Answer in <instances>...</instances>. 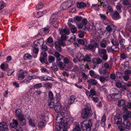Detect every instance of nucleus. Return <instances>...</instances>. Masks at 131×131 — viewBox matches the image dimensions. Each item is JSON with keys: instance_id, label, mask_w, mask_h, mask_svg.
Instances as JSON below:
<instances>
[{"instance_id": "5fc2aeb1", "label": "nucleus", "mask_w": 131, "mask_h": 131, "mask_svg": "<svg viewBox=\"0 0 131 131\" xmlns=\"http://www.w3.org/2000/svg\"><path fill=\"white\" fill-rule=\"evenodd\" d=\"M47 43L48 42L50 43H52L53 42V39L51 37H48L47 40Z\"/></svg>"}, {"instance_id": "79ce46f5", "label": "nucleus", "mask_w": 131, "mask_h": 131, "mask_svg": "<svg viewBox=\"0 0 131 131\" xmlns=\"http://www.w3.org/2000/svg\"><path fill=\"white\" fill-rule=\"evenodd\" d=\"M55 60V58L53 57L52 56H48V62L50 63H51L54 61Z\"/></svg>"}, {"instance_id": "aec40b11", "label": "nucleus", "mask_w": 131, "mask_h": 131, "mask_svg": "<svg viewBox=\"0 0 131 131\" xmlns=\"http://www.w3.org/2000/svg\"><path fill=\"white\" fill-rule=\"evenodd\" d=\"M77 7L79 8H83L86 7V4L83 2L79 3L78 2L77 3Z\"/></svg>"}, {"instance_id": "4c0bfd02", "label": "nucleus", "mask_w": 131, "mask_h": 131, "mask_svg": "<svg viewBox=\"0 0 131 131\" xmlns=\"http://www.w3.org/2000/svg\"><path fill=\"white\" fill-rule=\"evenodd\" d=\"M90 95L89 96H95L96 95L97 93L96 91L94 89H91L90 90Z\"/></svg>"}, {"instance_id": "cd10ccee", "label": "nucleus", "mask_w": 131, "mask_h": 131, "mask_svg": "<svg viewBox=\"0 0 131 131\" xmlns=\"http://www.w3.org/2000/svg\"><path fill=\"white\" fill-rule=\"evenodd\" d=\"M89 100H92L95 102H97L98 100V97L95 96H91L89 97Z\"/></svg>"}, {"instance_id": "c85d7f7f", "label": "nucleus", "mask_w": 131, "mask_h": 131, "mask_svg": "<svg viewBox=\"0 0 131 131\" xmlns=\"http://www.w3.org/2000/svg\"><path fill=\"white\" fill-rule=\"evenodd\" d=\"M34 77H35V76H29L28 77H27L26 78V79L24 80L23 81V82L26 83L28 82L30 80H31L32 79H34L33 78Z\"/></svg>"}, {"instance_id": "c756f323", "label": "nucleus", "mask_w": 131, "mask_h": 131, "mask_svg": "<svg viewBox=\"0 0 131 131\" xmlns=\"http://www.w3.org/2000/svg\"><path fill=\"white\" fill-rule=\"evenodd\" d=\"M41 117L42 118L43 121H45V122H46L48 121V118L46 114L45 113L43 114H42Z\"/></svg>"}, {"instance_id": "6e6d98bb", "label": "nucleus", "mask_w": 131, "mask_h": 131, "mask_svg": "<svg viewBox=\"0 0 131 131\" xmlns=\"http://www.w3.org/2000/svg\"><path fill=\"white\" fill-rule=\"evenodd\" d=\"M43 6V5L42 3H40L36 6V8L39 9L41 8Z\"/></svg>"}, {"instance_id": "13d9d810", "label": "nucleus", "mask_w": 131, "mask_h": 131, "mask_svg": "<svg viewBox=\"0 0 131 131\" xmlns=\"http://www.w3.org/2000/svg\"><path fill=\"white\" fill-rule=\"evenodd\" d=\"M73 63L72 62H69V63L68 65L67 66V68L69 69H71L73 67Z\"/></svg>"}, {"instance_id": "423d86ee", "label": "nucleus", "mask_w": 131, "mask_h": 131, "mask_svg": "<svg viewBox=\"0 0 131 131\" xmlns=\"http://www.w3.org/2000/svg\"><path fill=\"white\" fill-rule=\"evenodd\" d=\"M0 130L1 131H8V126L4 122H1L0 123Z\"/></svg>"}, {"instance_id": "603ef678", "label": "nucleus", "mask_w": 131, "mask_h": 131, "mask_svg": "<svg viewBox=\"0 0 131 131\" xmlns=\"http://www.w3.org/2000/svg\"><path fill=\"white\" fill-rule=\"evenodd\" d=\"M63 127L60 124L59 125H57L56 126V130L57 131H59L61 129H62Z\"/></svg>"}, {"instance_id": "ddd939ff", "label": "nucleus", "mask_w": 131, "mask_h": 131, "mask_svg": "<svg viewBox=\"0 0 131 131\" xmlns=\"http://www.w3.org/2000/svg\"><path fill=\"white\" fill-rule=\"evenodd\" d=\"M112 17L114 19L117 20L120 19L121 17L118 12L117 11H115L113 13Z\"/></svg>"}, {"instance_id": "052dcab7", "label": "nucleus", "mask_w": 131, "mask_h": 131, "mask_svg": "<svg viewBox=\"0 0 131 131\" xmlns=\"http://www.w3.org/2000/svg\"><path fill=\"white\" fill-rule=\"evenodd\" d=\"M15 129H16V131H23L22 128L19 125L16 127Z\"/></svg>"}, {"instance_id": "2eb2a0df", "label": "nucleus", "mask_w": 131, "mask_h": 131, "mask_svg": "<svg viewBox=\"0 0 131 131\" xmlns=\"http://www.w3.org/2000/svg\"><path fill=\"white\" fill-rule=\"evenodd\" d=\"M89 74L90 76L92 78L98 79L99 77V75L95 73V72L93 70L89 71Z\"/></svg>"}, {"instance_id": "09e8293b", "label": "nucleus", "mask_w": 131, "mask_h": 131, "mask_svg": "<svg viewBox=\"0 0 131 131\" xmlns=\"http://www.w3.org/2000/svg\"><path fill=\"white\" fill-rule=\"evenodd\" d=\"M100 56L101 58L104 60L106 61L108 59V55L106 54L101 55Z\"/></svg>"}, {"instance_id": "774afa93", "label": "nucleus", "mask_w": 131, "mask_h": 131, "mask_svg": "<svg viewBox=\"0 0 131 131\" xmlns=\"http://www.w3.org/2000/svg\"><path fill=\"white\" fill-rule=\"evenodd\" d=\"M77 40L80 44L83 45L84 43V41L82 39H77Z\"/></svg>"}, {"instance_id": "bf43d9fd", "label": "nucleus", "mask_w": 131, "mask_h": 131, "mask_svg": "<svg viewBox=\"0 0 131 131\" xmlns=\"http://www.w3.org/2000/svg\"><path fill=\"white\" fill-rule=\"evenodd\" d=\"M92 63L93 64V67L92 68L94 69L96 66H98V64H97V62L94 60H93L92 62Z\"/></svg>"}, {"instance_id": "0eeeda50", "label": "nucleus", "mask_w": 131, "mask_h": 131, "mask_svg": "<svg viewBox=\"0 0 131 131\" xmlns=\"http://www.w3.org/2000/svg\"><path fill=\"white\" fill-rule=\"evenodd\" d=\"M70 2L66 1L63 3L60 6L61 9H66L71 6V5H70Z\"/></svg>"}, {"instance_id": "680f3d73", "label": "nucleus", "mask_w": 131, "mask_h": 131, "mask_svg": "<svg viewBox=\"0 0 131 131\" xmlns=\"http://www.w3.org/2000/svg\"><path fill=\"white\" fill-rule=\"evenodd\" d=\"M82 17L81 16H76L74 18V20L77 21H80L82 19Z\"/></svg>"}, {"instance_id": "1a4fd4ad", "label": "nucleus", "mask_w": 131, "mask_h": 131, "mask_svg": "<svg viewBox=\"0 0 131 131\" xmlns=\"http://www.w3.org/2000/svg\"><path fill=\"white\" fill-rule=\"evenodd\" d=\"M43 38H40L38 40H36L34 42V45L36 46H41L43 45Z\"/></svg>"}, {"instance_id": "bb28decb", "label": "nucleus", "mask_w": 131, "mask_h": 131, "mask_svg": "<svg viewBox=\"0 0 131 131\" xmlns=\"http://www.w3.org/2000/svg\"><path fill=\"white\" fill-rule=\"evenodd\" d=\"M74 128L73 129V131H81L80 128L79 124L76 123L74 124Z\"/></svg>"}, {"instance_id": "a18cd8bd", "label": "nucleus", "mask_w": 131, "mask_h": 131, "mask_svg": "<svg viewBox=\"0 0 131 131\" xmlns=\"http://www.w3.org/2000/svg\"><path fill=\"white\" fill-rule=\"evenodd\" d=\"M100 5L97 4L93 5L92 6V8L96 10H98L99 9V6Z\"/></svg>"}, {"instance_id": "a878e982", "label": "nucleus", "mask_w": 131, "mask_h": 131, "mask_svg": "<svg viewBox=\"0 0 131 131\" xmlns=\"http://www.w3.org/2000/svg\"><path fill=\"white\" fill-rule=\"evenodd\" d=\"M28 119L29 125L32 127H35L36 125L34 120L31 118H29Z\"/></svg>"}, {"instance_id": "864d4df0", "label": "nucleus", "mask_w": 131, "mask_h": 131, "mask_svg": "<svg viewBox=\"0 0 131 131\" xmlns=\"http://www.w3.org/2000/svg\"><path fill=\"white\" fill-rule=\"evenodd\" d=\"M50 27H48L47 28H43V32H44L46 34H48L49 33V29Z\"/></svg>"}, {"instance_id": "5701e85b", "label": "nucleus", "mask_w": 131, "mask_h": 131, "mask_svg": "<svg viewBox=\"0 0 131 131\" xmlns=\"http://www.w3.org/2000/svg\"><path fill=\"white\" fill-rule=\"evenodd\" d=\"M39 60L42 63H45L47 65L49 64L47 61L46 58L40 57L39 58Z\"/></svg>"}, {"instance_id": "f3484780", "label": "nucleus", "mask_w": 131, "mask_h": 131, "mask_svg": "<svg viewBox=\"0 0 131 131\" xmlns=\"http://www.w3.org/2000/svg\"><path fill=\"white\" fill-rule=\"evenodd\" d=\"M54 56L56 57L57 60L58 61H60L61 59L63 57V56L61 55L57 51H56L54 53Z\"/></svg>"}, {"instance_id": "7ed1b4c3", "label": "nucleus", "mask_w": 131, "mask_h": 131, "mask_svg": "<svg viewBox=\"0 0 131 131\" xmlns=\"http://www.w3.org/2000/svg\"><path fill=\"white\" fill-rule=\"evenodd\" d=\"M81 117L84 119L88 118L91 115L92 111L90 108L86 107L81 112Z\"/></svg>"}, {"instance_id": "e2e57ef3", "label": "nucleus", "mask_w": 131, "mask_h": 131, "mask_svg": "<svg viewBox=\"0 0 131 131\" xmlns=\"http://www.w3.org/2000/svg\"><path fill=\"white\" fill-rule=\"evenodd\" d=\"M67 38L66 36L63 35H62L61 37V39L59 40H61L64 43H65L64 41L66 40Z\"/></svg>"}, {"instance_id": "c03bdc74", "label": "nucleus", "mask_w": 131, "mask_h": 131, "mask_svg": "<svg viewBox=\"0 0 131 131\" xmlns=\"http://www.w3.org/2000/svg\"><path fill=\"white\" fill-rule=\"evenodd\" d=\"M101 46L103 48H105L107 45V43L105 40H103L100 44Z\"/></svg>"}, {"instance_id": "473e14b6", "label": "nucleus", "mask_w": 131, "mask_h": 131, "mask_svg": "<svg viewBox=\"0 0 131 131\" xmlns=\"http://www.w3.org/2000/svg\"><path fill=\"white\" fill-rule=\"evenodd\" d=\"M84 61H86L87 62H91V59L89 55L86 54L84 58V59L83 60Z\"/></svg>"}, {"instance_id": "7c9ffc66", "label": "nucleus", "mask_w": 131, "mask_h": 131, "mask_svg": "<svg viewBox=\"0 0 131 131\" xmlns=\"http://www.w3.org/2000/svg\"><path fill=\"white\" fill-rule=\"evenodd\" d=\"M46 13V10L43 11L42 12H37V15H36V17L37 18H39L43 15L44 13Z\"/></svg>"}, {"instance_id": "6e6552de", "label": "nucleus", "mask_w": 131, "mask_h": 131, "mask_svg": "<svg viewBox=\"0 0 131 131\" xmlns=\"http://www.w3.org/2000/svg\"><path fill=\"white\" fill-rule=\"evenodd\" d=\"M15 115L17 117L18 119H22L24 117L23 113L21 110L19 109H17L16 110Z\"/></svg>"}, {"instance_id": "e433bc0d", "label": "nucleus", "mask_w": 131, "mask_h": 131, "mask_svg": "<svg viewBox=\"0 0 131 131\" xmlns=\"http://www.w3.org/2000/svg\"><path fill=\"white\" fill-rule=\"evenodd\" d=\"M37 47L34 45L32 46L33 49V52L35 54H37L39 51L38 48Z\"/></svg>"}, {"instance_id": "8fccbe9b", "label": "nucleus", "mask_w": 131, "mask_h": 131, "mask_svg": "<svg viewBox=\"0 0 131 131\" xmlns=\"http://www.w3.org/2000/svg\"><path fill=\"white\" fill-rule=\"evenodd\" d=\"M42 86V84L41 83H39L35 84L34 87V89H38Z\"/></svg>"}, {"instance_id": "3c124183", "label": "nucleus", "mask_w": 131, "mask_h": 131, "mask_svg": "<svg viewBox=\"0 0 131 131\" xmlns=\"http://www.w3.org/2000/svg\"><path fill=\"white\" fill-rule=\"evenodd\" d=\"M49 97L51 100H53V94L51 91H49L48 93Z\"/></svg>"}, {"instance_id": "f03ea898", "label": "nucleus", "mask_w": 131, "mask_h": 131, "mask_svg": "<svg viewBox=\"0 0 131 131\" xmlns=\"http://www.w3.org/2000/svg\"><path fill=\"white\" fill-rule=\"evenodd\" d=\"M64 113L63 112H61L59 114V116L56 117V122L57 123L60 124L63 128L66 127V126L69 122L68 119L64 117L62 118L60 117V116H61Z\"/></svg>"}, {"instance_id": "a211bd4d", "label": "nucleus", "mask_w": 131, "mask_h": 131, "mask_svg": "<svg viewBox=\"0 0 131 131\" xmlns=\"http://www.w3.org/2000/svg\"><path fill=\"white\" fill-rule=\"evenodd\" d=\"M131 116V112H127L126 113V114L123 115V117L124 120H128V118L130 117Z\"/></svg>"}, {"instance_id": "a19ab883", "label": "nucleus", "mask_w": 131, "mask_h": 131, "mask_svg": "<svg viewBox=\"0 0 131 131\" xmlns=\"http://www.w3.org/2000/svg\"><path fill=\"white\" fill-rule=\"evenodd\" d=\"M125 103V101L124 100L122 99L119 100L118 102V106H120L124 105Z\"/></svg>"}, {"instance_id": "4be33fe9", "label": "nucleus", "mask_w": 131, "mask_h": 131, "mask_svg": "<svg viewBox=\"0 0 131 131\" xmlns=\"http://www.w3.org/2000/svg\"><path fill=\"white\" fill-rule=\"evenodd\" d=\"M20 121V124L22 126H26V121L24 117H23L22 119H18Z\"/></svg>"}, {"instance_id": "ea45409f", "label": "nucleus", "mask_w": 131, "mask_h": 131, "mask_svg": "<svg viewBox=\"0 0 131 131\" xmlns=\"http://www.w3.org/2000/svg\"><path fill=\"white\" fill-rule=\"evenodd\" d=\"M100 3L101 5L103 7L106 6L108 4V2L106 0H103L102 2H101Z\"/></svg>"}, {"instance_id": "49530a36", "label": "nucleus", "mask_w": 131, "mask_h": 131, "mask_svg": "<svg viewBox=\"0 0 131 131\" xmlns=\"http://www.w3.org/2000/svg\"><path fill=\"white\" fill-rule=\"evenodd\" d=\"M111 49L112 51V52L117 51L119 50V49L118 46H115L114 48H113V46H111Z\"/></svg>"}, {"instance_id": "393cba45", "label": "nucleus", "mask_w": 131, "mask_h": 131, "mask_svg": "<svg viewBox=\"0 0 131 131\" xmlns=\"http://www.w3.org/2000/svg\"><path fill=\"white\" fill-rule=\"evenodd\" d=\"M106 120V116L104 115L102 118L101 125L102 127H104L105 125V122Z\"/></svg>"}, {"instance_id": "72a5a7b5", "label": "nucleus", "mask_w": 131, "mask_h": 131, "mask_svg": "<svg viewBox=\"0 0 131 131\" xmlns=\"http://www.w3.org/2000/svg\"><path fill=\"white\" fill-rule=\"evenodd\" d=\"M119 42L121 47L122 48H124L125 46L124 43L125 42V40L122 38H121L119 40Z\"/></svg>"}, {"instance_id": "de8ad7c7", "label": "nucleus", "mask_w": 131, "mask_h": 131, "mask_svg": "<svg viewBox=\"0 0 131 131\" xmlns=\"http://www.w3.org/2000/svg\"><path fill=\"white\" fill-rule=\"evenodd\" d=\"M70 29L71 31L73 33H74L77 31V28L74 25H72V27H71Z\"/></svg>"}, {"instance_id": "37998d69", "label": "nucleus", "mask_w": 131, "mask_h": 131, "mask_svg": "<svg viewBox=\"0 0 131 131\" xmlns=\"http://www.w3.org/2000/svg\"><path fill=\"white\" fill-rule=\"evenodd\" d=\"M24 58L25 60H26L27 59H30L32 58V56L30 54L26 53L25 54Z\"/></svg>"}, {"instance_id": "dca6fc26", "label": "nucleus", "mask_w": 131, "mask_h": 131, "mask_svg": "<svg viewBox=\"0 0 131 131\" xmlns=\"http://www.w3.org/2000/svg\"><path fill=\"white\" fill-rule=\"evenodd\" d=\"M124 122L123 123L124 125H125L126 124L125 128H126L129 129H130V122L128 120H124Z\"/></svg>"}, {"instance_id": "9b49d317", "label": "nucleus", "mask_w": 131, "mask_h": 131, "mask_svg": "<svg viewBox=\"0 0 131 131\" xmlns=\"http://www.w3.org/2000/svg\"><path fill=\"white\" fill-rule=\"evenodd\" d=\"M76 58L79 62H81L84 59V56L82 53L79 52L76 55Z\"/></svg>"}, {"instance_id": "c9c22d12", "label": "nucleus", "mask_w": 131, "mask_h": 131, "mask_svg": "<svg viewBox=\"0 0 131 131\" xmlns=\"http://www.w3.org/2000/svg\"><path fill=\"white\" fill-rule=\"evenodd\" d=\"M58 64L59 67L60 68L61 70H63L64 69L65 65L63 63L61 62H59Z\"/></svg>"}, {"instance_id": "0e129e2a", "label": "nucleus", "mask_w": 131, "mask_h": 131, "mask_svg": "<svg viewBox=\"0 0 131 131\" xmlns=\"http://www.w3.org/2000/svg\"><path fill=\"white\" fill-rule=\"evenodd\" d=\"M48 104L50 108H52L54 107V103L51 102H48Z\"/></svg>"}, {"instance_id": "58836bf2", "label": "nucleus", "mask_w": 131, "mask_h": 131, "mask_svg": "<svg viewBox=\"0 0 131 131\" xmlns=\"http://www.w3.org/2000/svg\"><path fill=\"white\" fill-rule=\"evenodd\" d=\"M46 124V122H41L39 123L38 125L39 127L42 128L45 127Z\"/></svg>"}, {"instance_id": "b1692460", "label": "nucleus", "mask_w": 131, "mask_h": 131, "mask_svg": "<svg viewBox=\"0 0 131 131\" xmlns=\"http://www.w3.org/2000/svg\"><path fill=\"white\" fill-rule=\"evenodd\" d=\"M123 4L125 5H128V6L131 7V1L130 0H123Z\"/></svg>"}, {"instance_id": "338daca9", "label": "nucleus", "mask_w": 131, "mask_h": 131, "mask_svg": "<svg viewBox=\"0 0 131 131\" xmlns=\"http://www.w3.org/2000/svg\"><path fill=\"white\" fill-rule=\"evenodd\" d=\"M129 62H126L124 63V69H127L129 67Z\"/></svg>"}, {"instance_id": "2f4dec72", "label": "nucleus", "mask_w": 131, "mask_h": 131, "mask_svg": "<svg viewBox=\"0 0 131 131\" xmlns=\"http://www.w3.org/2000/svg\"><path fill=\"white\" fill-rule=\"evenodd\" d=\"M111 42L113 45V46H118L119 45L118 42L117 41L113 39L111 40Z\"/></svg>"}, {"instance_id": "f704fd0d", "label": "nucleus", "mask_w": 131, "mask_h": 131, "mask_svg": "<svg viewBox=\"0 0 131 131\" xmlns=\"http://www.w3.org/2000/svg\"><path fill=\"white\" fill-rule=\"evenodd\" d=\"M131 108V103H129L127 104V105H125L123 107L124 111H126L127 110V108Z\"/></svg>"}, {"instance_id": "f257e3e1", "label": "nucleus", "mask_w": 131, "mask_h": 131, "mask_svg": "<svg viewBox=\"0 0 131 131\" xmlns=\"http://www.w3.org/2000/svg\"><path fill=\"white\" fill-rule=\"evenodd\" d=\"M92 125V120H85L81 123V126L83 130L90 131Z\"/></svg>"}, {"instance_id": "412c9836", "label": "nucleus", "mask_w": 131, "mask_h": 131, "mask_svg": "<svg viewBox=\"0 0 131 131\" xmlns=\"http://www.w3.org/2000/svg\"><path fill=\"white\" fill-rule=\"evenodd\" d=\"M75 100V97L73 95L71 96L68 100V104L70 105L72 104L74 102Z\"/></svg>"}, {"instance_id": "69168bd1", "label": "nucleus", "mask_w": 131, "mask_h": 131, "mask_svg": "<svg viewBox=\"0 0 131 131\" xmlns=\"http://www.w3.org/2000/svg\"><path fill=\"white\" fill-rule=\"evenodd\" d=\"M52 69L55 71H57L58 70V69L57 66L54 65L51 67Z\"/></svg>"}, {"instance_id": "9d476101", "label": "nucleus", "mask_w": 131, "mask_h": 131, "mask_svg": "<svg viewBox=\"0 0 131 131\" xmlns=\"http://www.w3.org/2000/svg\"><path fill=\"white\" fill-rule=\"evenodd\" d=\"M27 73L26 72H24L22 70H20L19 72V74L18 75V79H23L26 76L25 74H27Z\"/></svg>"}, {"instance_id": "4d7b16f0", "label": "nucleus", "mask_w": 131, "mask_h": 131, "mask_svg": "<svg viewBox=\"0 0 131 131\" xmlns=\"http://www.w3.org/2000/svg\"><path fill=\"white\" fill-rule=\"evenodd\" d=\"M118 95H119V93H114L111 94V95L108 96V97H109L112 98L116 99V98H115V96Z\"/></svg>"}, {"instance_id": "39448f33", "label": "nucleus", "mask_w": 131, "mask_h": 131, "mask_svg": "<svg viewBox=\"0 0 131 131\" xmlns=\"http://www.w3.org/2000/svg\"><path fill=\"white\" fill-rule=\"evenodd\" d=\"M57 19L55 15L54 14H53L49 20V23L50 24H52V25L53 27L55 28L58 27L59 23L57 21Z\"/></svg>"}, {"instance_id": "6ab92c4d", "label": "nucleus", "mask_w": 131, "mask_h": 131, "mask_svg": "<svg viewBox=\"0 0 131 131\" xmlns=\"http://www.w3.org/2000/svg\"><path fill=\"white\" fill-rule=\"evenodd\" d=\"M87 82L90 84H92L93 85H96L97 84V81L93 79H90L87 80Z\"/></svg>"}, {"instance_id": "4468645a", "label": "nucleus", "mask_w": 131, "mask_h": 131, "mask_svg": "<svg viewBox=\"0 0 131 131\" xmlns=\"http://www.w3.org/2000/svg\"><path fill=\"white\" fill-rule=\"evenodd\" d=\"M10 125L12 128H15L19 125V124L17 121L13 120L12 122L10 123Z\"/></svg>"}, {"instance_id": "20e7f679", "label": "nucleus", "mask_w": 131, "mask_h": 131, "mask_svg": "<svg viewBox=\"0 0 131 131\" xmlns=\"http://www.w3.org/2000/svg\"><path fill=\"white\" fill-rule=\"evenodd\" d=\"M55 48L56 49L60 52L62 51L61 46H64L66 45L65 43H64L61 40H59L58 41H56L54 42Z\"/></svg>"}, {"instance_id": "f8f14e48", "label": "nucleus", "mask_w": 131, "mask_h": 131, "mask_svg": "<svg viewBox=\"0 0 131 131\" xmlns=\"http://www.w3.org/2000/svg\"><path fill=\"white\" fill-rule=\"evenodd\" d=\"M56 105L54 107V109L55 111L57 113L59 112L60 111L61 109V106L60 102H57Z\"/></svg>"}]
</instances>
